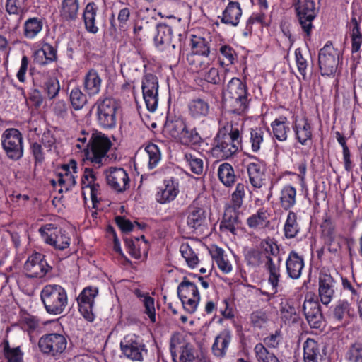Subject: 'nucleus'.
Instances as JSON below:
<instances>
[{
	"label": "nucleus",
	"mask_w": 362,
	"mask_h": 362,
	"mask_svg": "<svg viewBox=\"0 0 362 362\" xmlns=\"http://www.w3.org/2000/svg\"><path fill=\"white\" fill-rule=\"evenodd\" d=\"M264 131L262 128L256 127L251 129L250 141L253 152L257 153L259 151L264 140Z\"/></svg>",
	"instance_id": "nucleus-49"
},
{
	"label": "nucleus",
	"mask_w": 362,
	"mask_h": 362,
	"mask_svg": "<svg viewBox=\"0 0 362 362\" xmlns=\"http://www.w3.org/2000/svg\"><path fill=\"white\" fill-rule=\"evenodd\" d=\"M102 86V79L95 69L89 70L85 75L83 86L85 92L90 96L95 95L100 93Z\"/></svg>",
	"instance_id": "nucleus-32"
},
{
	"label": "nucleus",
	"mask_w": 362,
	"mask_h": 362,
	"mask_svg": "<svg viewBox=\"0 0 362 362\" xmlns=\"http://www.w3.org/2000/svg\"><path fill=\"white\" fill-rule=\"evenodd\" d=\"M97 111V122L98 125L107 129H113L117 124V112L119 104L112 98H100L95 104Z\"/></svg>",
	"instance_id": "nucleus-5"
},
{
	"label": "nucleus",
	"mask_w": 362,
	"mask_h": 362,
	"mask_svg": "<svg viewBox=\"0 0 362 362\" xmlns=\"http://www.w3.org/2000/svg\"><path fill=\"white\" fill-rule=\"evenodd\" d=\"M262 252L256 249H251L245 254V259L248 264L252 266H259L262 262Z\"/></svg>",
	"instance_id": "nucleus-59"
},
{
	"label": "nucleus",
	"mask_w": 362,
	"mask_h": 362,
	"mask_svg": "<svg viewBox=\"0 0 362 362\" xmlns=\"http://www.w3.org/2000/svg\"><path fill=\"white\" fill-rule=\"evenodd\" d=\"M158 80L153 74H146L141 81L143 98L148 111L154 112L158 104Z\"/></svg>",
	"instance_id": "nucleus-11"
},
{
	"label": "nucleus",
	"mask_w": 362,
	"mask_h": 362,
	"mask_svg": "<svg viewBox=\"0 0 362 362\" xmlns=\"http://www.w3.org/2000/svg\"><path fill=\"white\" fill-rule=\"evenodd\" d=\"M148 157V168L153 169L156 168L160 160L161 154L157 145L154 144H149L145 148Z\"/></svg>",
	"instance_id": "nucleus-48"
},
{
	"label": "nucleus",
	"mask_w": 362,
	"mask_h": 362,
	"mask_svg": "<svg viewBox=\"0 0 362 362\" xmlns=\"http://www.w3.org/2000/svg\"><path fill=\"white\" fill-rule=\"evenodd\" d=\"M40 298L46 311L52 315L62 314L67 306L66 290L60 285H46L40 293Z\"/></svg>",
	"instance_id": "nucleus-4"
},
{
	"label": "nucleus",
	"mask_w": 362,
	"mask_h": 362,
	"mask_svg": "<svg viewBox=\"0 0 362 362\" xmlns=\"http://www.w3.org/2000/svg\"><path fill=\"white\" fill-rule=\"evenodd\" d=\"M57 59V49L49 43H44L33 54V62L40 66L55 62Z\"/></svg>",
	"instance_id": "nucleus-28"
},
{
	"label": "nucleus",
	"mask_w": 362,
	"mask_h": 362,
	"mask_svg": "<svg viewBox=\"0 0 362 362\" xmlns=\"http://www.w3.org/2000/svg\"><path fill=\"white\" fill-rule=\"evenodd\" d=\"M187 125L185 121L180 117H175L171 119L167 118L165 124L166 132H168L172 137L177 139H180Z\"/></svg>",
	"instance_id": "nucleus-38"
},
{
	"label": "nucleus",
	"mask_w": 362,
	"mask_h": 362,
	"mask_svg": "<svg viewBox=\"0 0 362 362\" xmlns=\"http://www.w3.org/2000/svg\"><path fill=\"white\" fill-rule=\"evenodd\" d=\"M189 115L196 119L206 117L210 112V105L207 100L197 98L191 100L188 103Z\"/></svg>",
	"instance_id": "nucleus-29"
},
{
	"label": "nucleus",
	"mask_w": 362,
	"mask_h": 362,
	"mask_svg": "<svg viewBox=\"0 0 362 362\" xmlns=\"http://www.w3.org/2000/svg\"><path fill=\"white\" fill-rule=\"evenodd\" d=\"M281 314L282 319L288 322L296 323L298 320L295 307L288 303L281 305Z\"/></svg>",
	"instance_id": "nucleus-55"
},
{
	"label": "nucleus",
	"mask_w": 362,
	"mask_h": 362,
	"mask_svg": "<svg viewBox=\"0 0 362 362\" xmlns=\"http://www.w3.org/2000/svg\"><path fill=\"white\" fill-rule=\"evenodd\" d=\"M39 231L44 241L58 250H64L70 245V238L65 231L58 228L54 224H46Z\"/></svg>",
	"instance_id": "nucleus-13"
},
{
	"label": "nucleus",
	"mask_w": 362,
	"mask_h": 362,
	"mask_svg": "<svg viewBox=\"0 0 362 362\" xmlns=\"http://www.w3.org/2000/svg\"><path fill=\"white\" fill-rule=\"evenodd\" d=\"M177 291L180 299L194 298V296H199L196 284L189 281L186 276L183 278L182 282L178 285Z\"/></svg>",
	"instance_id": "nucleus-41"
},
{
	"label": "nucleus",
	"mask_w": 362,
	"mask_h": 362,
	"mask_svg": "<svg viewBox=\"0 0 362 362\" xmlns=\"http://www.w3.org/2000/svg\"><path fill=\"white\" fill-rule=\"evenodd\" d=\"M296 190L291 185H286L283 187L280 193V204L284 210H288L292 208L296 202Z\"/></svg>",
	"instance_id": "nucleus-40"
},
{
	"label": "nucleus",
	"mask_w": 362,
	"mask_h": 362,
	"mask_svg": "<svg viewBox=\"0 0 362 362\" xmlns=\"http://www.w3.org/2000/svg\"><path fill=\"white\" fill-rule=\"evenodd\" d=\"M44 88L48 98H54L60 90L59 81L55 78H49L45 83Z\"/></svg>",
	"instance_id": "nucleus-57"
},
{
	"label": "nucleus",
	"mask_w": 362,
	"mask_h": 362,
	"mask_svg": "<svg viewBox=\"0 0 362 362\" xmlns=\"http://www.w3.org/2000/svg\"><path fill=\"white\" fill-rule=\"evenodd\" d=\"M296 62L299 73L302 75L304 80L306 79V70L308 67L307 60L303 57L300 48L295 50Z\"/></svg>",
	"instance_id": "nucleus-60"
},
{
	"label": "nucleus",
	"mask_w": 362,
	"mask_h": 362,
	"mask_svg": "<svg viewBox=\"0 0 362 362\" xmlns=\"http://www.w3.org/2000/svg\"><path fill=\"white\" fill-rule=\"evenodd\" d=\"M178 192V182L175 180L170 178L164 181V186L159 189L156 198L158 202L165 204L174 200Z\"/></svg>",
	"instance_id": "nucleus-27"
},
{
	"label": "nucleus",
	"mask_w": 362,
	"mask_h": 362,
	"mask_svg": "<svg viewBox=\"0 0 362 362\" xmlns=\"http://www.w3.org/2000/svg\"><path fill=\"white\" fill-rule=\"evenodd\" d=\"M284 235L288 239L295 238L300 231L297 221V215L293 211H289L284 227Z\"/></svg>",
	"instance_id": "nucleus-43"
},
{
	"label": "nucleus",
	"mask_w": 362,
	"mask_h": 362,
	"mask_svg": "<svg viewBox=\"0 0 362 362\" xmlns=\"http://www.w3.org/2000/svg\"><path fill=\"white\" fill-rule=\"evenodd\" d=\"M98 293L97 287L88 286L85 288L78 297L77 302L80 313L89 322H93L95 315L93 312L94 299Z\"/></svg>",
	"instance_id": "nucleus-15"
},
{
	"label": "nucleus",
	"mask_w": 362,
	"mask_h": 362,
	"mask_svg": "<svg viewBox=\"0 0 362 362\" xmlns=\"http://www.w3.org/2000/svg\"><path fill=\"white\" fill-rule=\"evenodd\" d=\"M250 158L254 161L249 163L247 165L250 182L252 187L261 188L266 180L264 165L257 157L252 156Z\"/></svg>",
	"instance_id": "nucleus-20"
},
{
	"label": "nucleus",
	"mask_w": 362,
	"mask_h": 362,
	"mask_svg": "<svg viewBox=\"0 0 362 362\" xmlns=\"http://www.w3.org/2000/svg\"><path fill=\"white\" fill-rule=\"evenodd\" d=\"M122 354L128 358L135 361H142L147 354V349L140 337L128 334L120 342Z\"/></svg>",
	"instance_id": "nucleus-12"
},
{
	"label": "nucleus",
	"mask_w": 362,
	"mask_h": 362,
	"mask_svg": "<svg viewBox=\"0 0 362 362\" xmlns=\"http://www.w3.org/2000/svg\"><path fill=\"white\" fill-rule=\"evenodd\" d=\"M64 175H59L58 182L60 186L64 187L65 192H67L76 185V181L75 177L69 171L68 165L64 166Z\"/></svg>",
	"instance_id": "nucleus-50"
},
{
	"label": "nucleus",
	"mask_w": 362,
	"mask_h": 362,
	"mask_svg": "<svg viewBox=\"0 0 362 362\" xmlns=\"http://www.w3.org/2000/svg\"><path fill=\"white\" fill-rule=\"evenodd\" d=\"M232 337L231 331L225 329L215 337L211 351L216 357L222 358L226 356L232 341Z\"/></svg>",
	"instance_id": "nucleus-22"
},
{
	"label": "nucleus",
	"mask_w": 362,
	"mask_h": 362,
	"mask_svg": "<svg viewBox=\"0 0 362 362\" xmlns=\"http://www.w3.org/2000/svg\"><path fill=\"white\" fill-rule=\"evenodd\" d=\"M154 298L146 296L144 299V305L145 307V313L148 316L152 322H156V310H155Z\"/></svg>",
	"instance_id": "nucleus-61"
},
{
	"label": "nucleus",
	"mask_w": 362,
	"mask_h": 362,
	"mask_svg": "<svg viewBox=\"0 0 362 362\" xmlns=\"http://www.w3.org/2000/svg\"><path fill=\"white\" fill-rule=\"evenodd\" d=\"M206 211L204 209L190 206L187 223L193 229H197L206 222Z\"/></svg>",
	"instance_id": "nucleus-35"
},
{
	"label": "nucleus",
	"mask_w": 362,
	"mask_h": 362,
	"mask_svg": "<svg viewBox=\"0 0 362 362\" xmlns=\"http://www.w3.org/2000/svg\"><path fill=\"white\" fill-rule=\"evenodd\" d=\"M240 142L239 130L231 124L225 126L216 134L211 153L218 159H228L238 152Z\"/></svg>",
	"instance_id": "nucleus-2"
},
{
	"label": "nucleus",
	"mask_w": 362,
	"mask_h": 362,
	"mask_svg": "<svg viewBox=\"0 0 362 362\" xmlns=\"http://www.w3.org/2000/svg\"><path fill=\"white\" fill-rule=\"evenodd\" d=\"M245 185L243 183H238L235 190L232 194L233 205L229 206L235 209H240L243 204V199L245 197Z\"/></svg>",
	"instance_id": "nucleus-58"
},
{
	"label": "nucleus",
	"mask_w": 362,
	"mask_h": 362,
	"mask_svg": "<svg viewBox=\"0 0 362 362\" xmlns=\"http://www.w3.org/2000/svg\"><path fill=\"white\" fill-rule=\"evenodd\" d=\"M185 159L189 165L190 170L192 173L200 175L203 171V161L201 158L195 157L192 153H186Z\"/></svg>",
	"instance_id": "nucleus-56"
},
{
	"label": "nucleus",
	"mask_w": 362,
	"mask_h": 362,
	"mask_svg": "<svg viewBox=\"0 0 362 362\" xmlns=\"http://www.w3.org/2000/svg\"><path fill=\"white\" fill-rule=\"evenodd\" d=\"M204 79L210 83L214 85L221 84L222 82L221 76L219 74V71L216 68H211L204 75Z\"/></svg>",
	"instance_id": "nucleus-64"
},
{
	"label": "nucleus",
	"mask_w": 362,
	"mask_h": 362,
	"mask_svg": "<svg viewBox=\"0 0 362 362\" xmlns=\"http://www.w3.org/2000/svg\"><path fill=\"white\" fill-rule=\"evenodd\" d=\"M42 29V21L38 18H30L24 23V35L32 39L35 37Z\"/></svg>",
	"instance_id": "nucleus-45"
},
{
	"label": "nucleus",
	"mask_w": 362,
	"mask_h": 362,
	"mask_svg": "<svg viewBox=\"0 0 362 362\" xmlns=\"http://www.w3.org/2000/svg\"><path fill=\"white\" fill-rule=\"evenodd\" d=\"M182 302L183 308L189 313H194L198 306L200 296H194V298H187L180 299Z\"/></svg>",
	"instance_id": "nucleus-63"
},
{
	"label": "nucleus",
	"mask_w": 362,
	"mask_h": 362,
	"mask_svg": "<svg viewBox=\"0 0 362 362\" xmlns=\"http://www.w3.org/2000/svg\"><path fill=\"white\" fill-rule=\"evenodd\" d=\"M349 304L346 300H339L334 305L332 311V317L338 322H341L344 317L349 314Z\"/></svg>",
	"instance_id": "nucleus-51"
},
{
	"label": "nucleus",
	"mask_w": 362,
	"mask_h": 362,
	"mask_svg": "<svg viewBox=\"0 0 362 362\" xmlns=\"http://www.w3.org/2000/svg\"><path fill=\"white\" fill-rule=\"evenodd\" d=\"M304 362H320L322 360L318 343L313 339H307L303 344Z\"/></svg>",
	"instance_id": "nucleus-34"
},
{
	"label": "nucleus",
	"mask_w": 362,
	"mask_h": 362,
	"mask_svg": "<svg viewBox=\"0 0 362 362\" xmlns=\"http://www.w3.org/2000/svg\"><path fill=\"white\" fill-rule=\"evenodd\" d=\"M218 176L220 181L226 187L232 186L235 182L236 176L232 165L228 163L221 164L218 169Z\"/></svg>",
	"instance_id": "nucleus-42"
},
{
	"label": "nucleus",
	"mask_w": 362,
	"mask_h": 362,
	"mask_svg": "<svg viewBox=\"0 0 362 362\" xmlns=\"http://www.w3.org/2000/svg\"><path fill=\"white\" fill-rule=\"evenodd\" d=\"M295 10L302 30L306 37H310L313 28V21L318 12L315 1L298 0Z\"/></svg>",
	"instance_id": "nucleus-9"
},
{
	"label": "nucleus",
	"mask_w": 362,
	"mask_h": 362,
	"mask_svg": "<svg viewBox=\"0 0 362 362\" xmlns=\"http://www.w3.org/2000/svg\"><path fill=\"white\" fill-rule=\"evenodd\" d=\"M265 267L269 274L268 281L272 286V294H275L277 293V288L281 277L280 267L282 258L281 256H278L275 261L272 257L265 256Z\"/></svg>",
	"instance_id": "nucleus-24"
},
{
	"label": "nucleus",
	"mask_w": 362,
	"mask_h": 362,
	"mask_svg": "<svg viewBox=\"0 0 362 362\" xmlns=\"http://www.w3.org/2000/svg\"><path fill=\"white\" fill-rule=\"evenodd\" d=\"M98 11V6L94 2H89L85 7L83 18L85 28L88 33L95 34L98 31L96 25V15Z\"/></svg>",
	"instance_id": "nucleus-33"
},
{
	"label": "nucleus",
	"mask_w": 362,
	"mask_h": 362,
	"mask_svg": "<svg viewBox=\"0 0 362 362\" xmlns=\"http://www.w3.org/2000/svg\"><path fill=\"white\" fill-rule=\"evenodd\" d=\"M95 180L96 176L93 169L86 168L81 178L83 194H85V189H90V198L93 208L96 207V204L99 202L98 195L100 194V185L98 183H95Z\"/></svg>",
	"instance_id": "nucleus-21"
},
{
	"label": "nucleus",
	"mask_w": 362,
	"mask_h": 362,
	"mask_svg": "<svg viewBox=\"0 0 362 362\" xmlns=\"http://www.w3.org/2000/svg\"><path fill=\"white\" fill-rule=\"evenodd\" d=\"M70 102L75 110H79L83 107L87 103L85 94L78 87L73 88L70 93Z\"/></svg>",
	"instance_id": "nucleus-46"
},
{
	"label": "nucleus",
	"mask_w": 362,
	"mask_h": 362,
	"mask_svg": "<svg viewBox=\"0 0 362 362\" xmlns=\"http://www.w3.org/2000/svg\"><path fill=\"white\" fill-rule=\"evenodd\" d=\"M346 358L349 362H362V344H351L346 354Z\"/></svg>",
	"instance_id": "nucleus-53"
},
{
	"label": "nucleus",
	"mask_w": 362,
	"mask_h": 362,
	"mask_svg": "<svg viewBox=\"0 0 362 362\" xmlns=\"http://www.w3.org/2000/svg\"><path fill=\"white\" fill-rule=\"evenodd\" d=\"M180 252L189 267L194 268L197 265L198 257L188 244L181 245Z\"/></svg>",
	"instance_id": "nucleus-47"
},
{
	"label": "nucleus",
	"mask_w": 362,
	"mask_h": 362,
	"mask_svg": "<svg viewBox=\"0 0 362 362\" xmlns=\"http://www.w3.org/2000/svg\"><path fill=\"white\" fill-rule=\"evenodd\" d=\"M179 140L185 145H197L202 141V139L195 129L188 130L187 128Z\"/></svg>",
	"instance_id": "nucleus-52"
},
{
	"label": "nucleus",
	"mask_w": 362,
	"mask_h": 362,
	"mask_svg": "<svg viewBox=\"0 0 362 362\" xmlns=\"http://www.w3.org/2000/svg\"><path fill=\"white\" fill-rule=\"evenodd\" d=\"M112 144L105 134L93 131L85 148V157L87 160L97 168L106 165L108 161L107 153Z\"/></svg>",
	"instance_id": "nucleus-3"
},
{
	"label": "nucleus",
	"mask_w": 362,
	"mask_h": 362,
	"mask_svg": "<svg viewBox=\"0 0 362 362\" xmlns=\"http://www.w3.org/2000/svg\"><path fill=\"white\" fill-rule=\"evenodd\" d=\"M337 289V281L330 275L320 273L319 276V297L324 305H328L333 299Z\"/></svg>",
	"instance_id": "nucleus-19"
},
{
	"label": "nucleus",
	"mask_w": 362,
	"mask_h": 362,
	"mask_svg": "<svg viewBox=\"0 0 362 362\" xmlns=\"http://www.w3.org/2000/svg\"><path fill=\"white\" fill-rule=\"evenodd\" d=\"M170 351L173 362H194L197 351L192 344L182 334H173L170 339Z\"/></svg>",
	"instance_id": "nucleus-8"
},
{
	"label": "nucleus",
	"mask_w": 362,
	"mask_h": 362,
	"mask_svg": "<svg viewBox=\"0 0 362 362\" xmlns=\"http://www.w3.org/2000/svg\"><path fill=\"white\" fill-rule=\"evenodd\" d=\"M192 52L187 57L189 64H196L199 56L207 57L210 53L209 42L204 38L194 36L191 40Z\"/></svg>",
	"instance_id": "nucleus-23"
},
{
	"label": "nucleus",
	"mask_w": 362,
	"mask_h": 362,
	"mask_svg": "<svg viewBox=\"0 0 362 362\" xmlns=\"http://www.w3.org/2000/svg\"><path fill=\"white\" fill-rule=\"evenodd\" d=\"M23 136L14 128L6 129L1 135V144L6 156L11 160H18L23 157Z\"/></svg>",
	"instance_id": "nucleus-10"
},
{
	"label": "nucleus",
	"mask_w": 362,
	"mask_h": 362,
	"mask_svg": "<svg viewBox=\"0 0 362 362\" xmlns=\"http://www.w3.org/2000/svg\"><path fill=\"white\" fill-rule=\"evenodd\" d=\"M271 127L273 134L277 140L284 141L287 139V134L290 131V127L287 124V118L286 117L281 116L275 119L271 123Z\"/></svg>",
	"instance_id": "nucleus-36"
},
{
	"label": "nucleus",
	"mask_w": 362,
	"mask_h": 362,
	"mask_svg": "<svg viewBox=\"0 0 362 362\" xmlns=\"http://www.w3.org/2000/svg\"><path fill=\"white\" fill-rule=\"evenodd\" d=\"M342 57L339 50L328 41L318 53V64L322 76H334L339 69Z\"/></svg>",
	"instance_id": "nucleus-6"
},
{
	"label": "nucleus",
	"mask_w": 362,
	"mask_h": 362,
	"mask_svg": "<svg viewBox=\"0 0 362 362\" xmlns=\"http://www.w3.org/2000/svg\"><path fill=\"white\" fill-rule=\"evenodd\" d=\"M304 315L309 325L315 329L320 328L324 322L321 306L317 300L305 297L303 305Z\"/></svg>",
	"instance_id": "nucleus-16"
},
{
	"label": "nucleus",
	"mask_w": 362,
	"mask_h": 362,
	"mask_svg": "<svg viewBox=\"0 0 362 362\" xmlns=\"http://www.w3.org/2000/svg\"><path fill=\"white\" fill-rule=\"evenodd\" d=\"M269 214L264 208L259 209L256 214H252L247 219L249 228L253 229L263 228L269 223Z\"/></svg>",
	"instance_id": "nucleus-39"
},
{
	"label": "nucleus",
	"mask_w": 362,
	"mask_h": 362,
	"mask_svg": "<svg viewBox=\"0 0 362 362\" xmlns=\"http://www.w3.org/2000/svg\"><path fill=\"white\" fill-rule=\"evenodd\" d=\"M254 352L258 362L268 361L272 357L276 356L273 352L269 351L262 343H258L255 345Z\"/></svg>",
	"instance_id": "nucleus-54"
},
{
	"label": "nucleus",
	"mask_w": 362,
	"mask_h": 362,
	"mask_svg": "<svg viewBox=\"0 0 362 362\" xmlns=\"http://www.w3.org/2000/svg\"><path fill=\"white\" fill-rule=\"evenodd\" d=\"M3 354L8 362H23V353L19 346L11 348L7 339L2 342Z\"/></svg>",
	"instance_id": "nucleus-44"
},
{
	"label": "nucleus",
	"mask_w": 362,
	"mask_h": 362,
	"mask_svg": "<svg viewBox=\"0 0 362 362\" xmlns=\"http://www.w3.org/2000/svg\"><path fill=\"white\" fill-rule=\"evenodd\" d=\"M293 129L296 139L302 145L305 146L312 140V127L307 118H296Z\"/></svg>",
	"instance_id": "nucleus-26"
},
{
	"label": "nucleus",
	"mask_w": 362,
	"mask_h": 362,
	"mask_svg": "<svg viewBox=\"0 0 362 362\" xmlns=\"http://www.w3.org/2000/svg\"><path fill=\"white\" fill-rule=\"evenodd\" d=\"M79 8L78 0H63L60 10L61 17L66 21H75Z\"/></svg>",
	"instance_id": "nucleus-37"
},
{
	"label": "nucleus",
	"mask_w": 362,
	"mask_h": 362,
	"mask_svg": "<svg viewBox=\"0 0 362 362\" xmlns=\"http://www.w3.org/2000/svg\"><path fill=\"white\" fill-rule=\"evenodd\" d=\"M252 98L245 82L234 77L223 91V103L226 112L235 115H245L250 108Z\"/></svg>",
	"instance_id": "nucleus-1"
},
{
	"label": "nucleus",
	"mask_w": 362,
	"mask_h": 362,
	"mask_svg": "<svg viewBox=\"0 0 362 362\" xmlns=\"http://www.w3.org/2000/svg\"><path fill=\"white\" fill-rule=\"evenodd\" d=\"M51 269L45 255L40 252L33 253L24 264L25 275L29 278H42Z\"/></svg>",
	"instance_id": "nucleus-14"
},
{
	"label": "nucleus",
	"mask_w": 362,
	"mask_h": 362,
	"mask_svg": "<svg viewBox=\"0 0 362 362\" xmlns=\"http://www.w3.org/2000/svg\"><path fill=\"white\" fill-rule=\"evenodd\" d=\"M304 266L303 257L296 251H291L286 261V273L288 277L292 279H298L302 274Z\"/></svg>",
	"instance_id": "nucleus-25"
},
{
	"label": "nucleus",
	"mask_w": 362,
	"mask_h": 362,
	"mask_svg": "<svg viewBox=\"0 0 362 362\" xmlns=\"http://www.w3.org/2000/svg\"><path fill=\"white\" fill-rule=\"evenodd\" d=\"M157 33L154 37V41L157 47L160 45H172L173 49L182 47V35L178 34L173 37V30L171 26L166 23H160L156 27Z\"/></svg>",
	"instance_id": "nucleus-17"
},
{
	"label": "nucleus",
	"mask_w": 362,
	"mask_h": 362,
	"mask_svg": "<svg viewBox=\"0 0 362 362\" xmlns=\"http://www.w3.org/2000/svg\"><path fill=\"white\" fill-rule=\"evenodd\" d=\"M67 337L59 333L43 334L38 341L41 353L47 356L59 359L67 348Z\"/></svg>",
	"instance_id": "nucleus-7"
},
{
	"label": "nucleus",
	"mask_w": 362,
	"mask_h": 362,
	"mask_svg": "<svg viewBox=\"0 0 362 362\" xmlns=\"http://www.w3.org/2000/svg\"><path fill=\"white\" fill-rule=\"evenodd\" d=\"M261 246L264 252L266 253V256L274 257L278 258L279 255V249L278 245L269 240V241H262Z\"/></svg>",
	"instance_id": "nucleus-62"
},
{
	"label": "nucleus",
	"mask_w": 362,
	"mask_h": 362,
	"mask_svg": "<svg viewBox=\"0 0 362 362\" xmlns=\"http://www.w3.org/2000/svg\"><path fill=\"white\" fill-rule=\"evenodd\" d=\"M238 209L230 206L226 209L223 220L220 224L221 230H228L234 235L236 233V228L240 223Z\"/></svg>",
	"instance_id": "nucleus-31"
},
{
	"label": "nucleus",
	"mask_w": 362,
	"mask_h": 362,
	"mask_svg": "<svg viewBox=\"0 0 362 362\" xmlns=\"http://www.w3.org/2000/svg\"><path fill=\"white\" fill-rule=\"evenodd\" d=\"M242 16L240 5L238 1H230L227 7L223 11L221 21L224 24L236 26Z\"/></svg>",
	"instance_id": "nucleus-30"
},
{
	"label": "nucleus",
	"mask_w": 362,
	"mask_h": 362,
	"mask_svg": "<svg viewBox=\"0 0 362 362\" xmlns=\"http://www.w3.org/2000/svg\"><path fill=\"white\" fill-rule=\"evenodd\" d=\"M107 185L117 192H122L129 187V178L122 168L111 167L105 172Z\"/></svg>",
	"instance_id": "nucleus-18"
}]
</instances>
